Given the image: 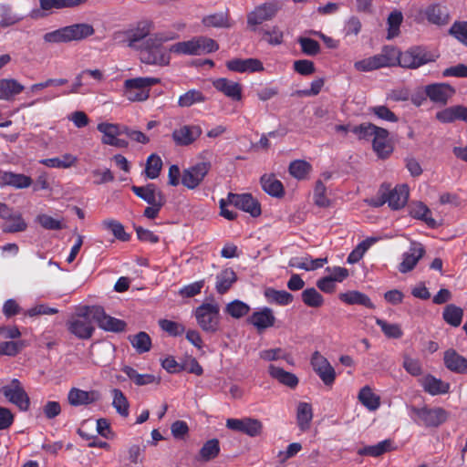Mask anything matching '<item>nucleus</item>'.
Masks as SVG:
<instances>
[{
  "instance_id": "1",
  "label": "nucleus",
  "mask_w": 467,
  "mask_h": 467,
  "mask_svg": "<svg viewBox=\"0 0 467 467\" xmlns=\"http://www.w3.org/2000/svg\"><path fill=\"white\" fill-rule=\"evenodd\" d=\"M172 39V37H165L161 34H155L146 39L139 51L140 59L147 65L164 67L169 65L171 61L170 48L166 49L162 43Z\"/></svg>"
},
{
  "instance_id": "2",
  "label": "nucleus",
  "mask_w": 467,
  "mask_h": 467,
  "mask_svg": "<svg viewBox=\"0 0 467 467\" xmlns=\"http://www.w3.org/2000/svg\"><path fill=\"white\" fill-rule=\"evenodd\" d=\"M153 29V21L143 18L130 25L129 28L116 32L114 38H122L120 41L125 43L127 47L138 50L146 39L154 36V35H151Z\"/></svg>"
},
{
  "instance_id": "3",
  "label": "nucleus",
  "mask_w": 467,
  "mask_h": 467,
  "mask_svg": "<svg viewBox=\"0 0 467 467\" xmlns=\"http://www.w3.org/2000/svg\"><path fill=\"white\" fill-rule=\"evenodd\" d=\"M352 131L359 138L373 136L372 146L377 155L381 159L388 158L393 150L389 141V131L374 124H361L352 129Z\"/></svg>"
},
{
  "instance_id": "4",
  "label": "nucleus",
  "mask_w": 467,
  "mask_h": 467,
  "mask_svg": "<svg viewBox=\"0 0 467 467\" xmlns=\"http://www.w3.org/2000/svg\"><path fill=\"white\" fill-rule=\"evenodd\" d=\"M94 33L95 29L92 25L88 23H77L46 33L44 35V40L47 43L80 41L94 35Z\"/></svg>"
},
{
  "instance_id": "5",
  "label": "nucleus",
  "mask_w": 467,
  "mask_h": 467,
  "mask_svg": "<svg viewBox=\"0 0 467 467\" xmlns=\"http://www.w3.org/2000/svg\"><path fill=\"white\" fill-rule=\"evenodd\" d=\"M410 417L419 426L424 428H438L445 423L449 418V412L441 407H411Z\"/></svg>"
},
{
  "instance_id": "6",
  "label": "nucleus",
  "mask_w": 467,
  "mask_h": 467,
  "mask_svg": "<svg viewBox=\"0 0 467 467\" xmlns=\"http://www.w3.org/2000/svg\"><path fill=\"white\" fill-rule=\"evenodd\" d=\"M439 54L431 51L425 47L415 46L408 48L404 52L398 50L397 64L402 67L418 68L425 64L435 61Z\"/></svg>"
},
{
  "instance_id": "7",
  "label": "nucleus",
  "mask_w": 467,
  "mask_h": 467,
  "mask_svg": "<svg viewBox=\"0 0 467 467\" xmlns=\"http://www.w3.org/2000/svg\"><path fill=\"white\" fill-rule=\"evenodd\" d=\"M218 48L219 46L213 39L198 36L171 45L170 52L177 55L199 56L216 51Z\"/></svg>"
},
{
  "instance_id": "8",
  "label": "nucleus",
  "mask_w": 467,
  "mask_h": 467,
  "mask_svg": "<svg viewBox=\"0 0 467 467\" xmlns=\"http://www.w3.org/2000/svg\"><path fill=\"white\" fill-rule=\"evenodd\" d=\"M398 49L392 47H386L375 56L356 61L354 67L359 72H369L381 67L397 65Z\"/></svg>"
},
{
  "instance_id": "9",
  "label": "nucleus",
  "mask_w": 467,
  "mask_h": 467,
  "mask_svg": "<svg viewBox=\"0 0 467 467\" xmlns=\"http://www.w3.org/2000/svg\"><path fill=\"white\" fill-rule=\"evenodd\" d=\"M200 327L208 333H215L220 326V306L215 302L203 303L194 312Z\"/></svg>"
},
{
  "instance_id": "10",
  "label": "nucleus",
  "mask_w": 467,
  "mask_h": 467,
  "mask_svg": "<svg viewBox=\"0 0 467 467\" xmlns=\"http://www.w3.org/2000/svg\"><path fill=\"white\" fill-rule=\"evenodd\" d=\"M158 78H136L124 82L125 96L130 101H144L150 96V88L160 83Z\"/></svg>"
},
{
  "instance_id": "11",
  "label": "nucleus",
  "mask_w": 467,
  "mask_h": 467,
  "mask_svg": "<svg viewBox=\"0 0 467 467\" xmlns=\"http://www.w3.org/2000/svg\"><path fill=\"white\" fill-rule=\"evenodd\" d=\"M90 306L83 307L78 313L74 315L67 322V328L70 333L81 339H88L94 333L92 317L88 312Z\"/></svg>"
},
{
  "instance_id": "12",
  "label": "nucleus",
  "mask_w": 467,
  "mask_h": 467,
  "mask_svg": "<svg viewBox=\"0 0 467 467\" xmlns=\"http://www.w3.org/2000/svg\"><path fill=\"white\" fill-rule=\"evenodd\" d=\"M125 127L126 125L106 121L99 123L97 130L102 134V144L116 148H127L129 146L128 140L119 138V136L124 134Z\"/></svg>"
},
{
  "instance_id": "13",
  "label": "nucleus",
  "mask_w": 467,
  "mask_h": 467,
  "mask_svg": "<svg viewBox=\"0 0 467 467\" xmlns=\"http://www.w3.org/2000/svg\"><path fill=\"white\" fill-rule=\"evenodd\" d=\"M88 312L99 328L105 331L119 333L126 329L127 324L124 320L107 315L102 306H91Z\"/></svg>"
},
{
  "instance_id": "14",
  "label": "nucleus",
  "mask_w": 467,
  "mask_h": 467,
  "mask_svg": "<svg viewBox=\"0 0 467 467\" xmlns=\"http://www.w3.org/2000/svg\"><path fill=\"white\" fill-rule=\"evenodd\" d=\"M310 364L313 370L326 386L333 385L337 374L335 368L331 366L327 358L320 352L315 351L311 356Z\"/></svg>"
},
{
  "instance_id": "15",
  "label": "nucleus",
  "mask_w": 467,
  "mask_h": 467,
  "mask_svg": "<svg viewBox=\"0 0 467 467\" xmlns=\"http://www.w3.org/2000/svg\"><path fill=\"white\" fill-rule=\"evenodd\" d=\"M211 170L208 161L198 162L185 169L182 175V183L190 190L197 188Z\"/></svg>"
},
{
  "instance_id": "16",
  "label": "nucleus",
  "mask_w": 467,
  "mask_h": 467,
  "mask_svg": "<svg viewBox=\"0 0 467 467\" xmlns=\"http://www.w3.org/2000/svg\"><path fill=\"white\" fill-rule=\"evenodd\" d=\"M226 427L232 431L244 433L250 437L261 435L263 431V423L254 418L244 417L242 419H228Z\"/></svg>"
},
{
  "instance_id": "17",
  "label": "nucleus",
  "mask_w": 467,
  "mask_h": 467,
  "mask_svg": "<svg viewBox=\"0 0 467 467\" xmlns=\"http://www.w3.org/2000/svg\"><path fill=\"white\" fill-rule=\"evenodd\" d=\"M3 395L21 410L29 407V398L18 379H14L9 385L1 389Z\"/></svg>"
},
{
  "instance_id": "18",
  "label": "nucleus",
  "mask_w": 467,
  "mask_h": 467,
  "mask_svg": "<svg viewBox=\"0 0 467 467\" xmlns=\"http://www.w3.org/2000/svg\"><path fill=\"white\" fill-rule=\"evenodd\" d=\"M227 201L230 204L236 208L250 213L253 217H256L261 213L259 202L250 193H229Z\"/></svg>"
},
{
  "instance_id": "19",
  "label": "nucleus",
  "mask_w": 467,
  "mask_h": 467,
  "mask_svg": "<svg viewBox=\"0 0 467 467\" xmlns=\"http://www.w3.org/2000/svg\"><path fill=\"white\" fill-rule=\"evenodd\" d=\"M275 317L269 307H261L254 311L247 322L256 328L258 332H262L275 326Z\"/></svg>"
},
{
  "instance_id": "20",
  "label": "nucleus",
  "mask_w": 467,
  "mask_h": 467,
  "mask_svg": "<svg viewBox=\"0 0 467 467\" xmlns=\"http://www.w3.org/2000/svg\"><path fill=\"white\" fill-rule=\"evenodd\" d=\"M202 130L199 125H183L172 131L171 137L178 146H188L193 143L201 135Z\"/></svg>"
},
{
  "instance_id": "21",
  "label": "nucleus",
  "mask_w": 467,
  "mask_h": 467,
  "mask_svg": "<svg viewBox=\"0 0 467 467\" xmlns=\"http://www.w3.org/2000/svg\"><path fill=\"white\" fill-rule=\"evenodd\" d=\"M101 399L99 391L83 390L78 388H72L67 393V401L71 406L78 407L95 403Z\"/></svg>"
},
{
  "instance_id": "22",
  "label": "nucleus",
  "mask_w": 467,
  "mask_h": 467,
  "mask_svg": "<svg viewBox=\"0 0 467 467\" xmlns=\"http://www.w3.org/2000/svg\"><path fill=\"white\" fill-rule=\"evenodd\" d=\"M424 254L423 245L420 243L412 242L409 251L402 254V261L399 265V271L403 274L411 271Z\"/></svg>"
},
{
  "instance_id": "23",
  "label": "nucleus",
  "mask_w": 467,
  "mask_h": 467,
  "mask_svg": "<svg viewBox=\"0 0 467 467\" xmlns=\"http://www.w3.org/2000/svg\"><path fill=\"white\" fill-rule=\"evenodd\" d=\"M425 93L432 102L445 105L454 95L455 89L446 83H435L426 86Z\"/></svg>"
},
{
  "instance_id": "24",
  "label": "nucleus",
  "mask_w": 467,
  "mask_h": 467,
  "mask_svg": "<svg viewBox=\"0 0 467 467\" xmlns=\"http://www.w3.org/2000/svg\"><path fill=\"white\" fill-rule=\"evenodd\" d=\"M131 190L135 195L150 205L165 203L162 192L153 183H149L146 186H132Z\"/></svg>"
},
{
  "instance_id": "25",
  "label": "nucleus",
  "mask_w": 467,
  "mask_h": 467,
  "mask_svg": "<svg viewBox=\"0 0 467 467\" xmlns=\"http://www.w3.org/2000/svg\"><path fill=\"white\" fill-rule=\"evenodd\" d=\"M213 88L223 93L233 101H240L242 99L243 88L240 83L225 78H219L213 81Z\"/></svg>"
},
{
  "instance_id": "26",
  "label": "nucleus",
  "mask_w": 467,
  "mask_h": 467,
  "mask_svg": "<svg viewBox=\"0 0 467 467\" xmlns=\"http://www.w3.org/2000/svg\"><path fill=\"white\" fill-rule=\"evenodd\" d=\"M277 11L276 4L275 3H265L255 7L247 16V23L249 26H258L263 22L271 19L275 16Z\"/></svg>"
},
{
  "instance_id": "27",
  "label": "nucleus",
  "mask_w": 467,
  "mask_h": 467,
  "mask_svg": "<svg viewBox=\"0 0 467 467\" xmlns=\"http://www.w3.org/2000/svg\"><path fill=\"white\" fill-rule=\"evenodd\" d=\"M226 67L229 70L239 73H253L264 70L263 63L257 58L232 59L227 61Z\"/></svg>"
},
{
  "instance_id": "28",
  "label": "nucleus",
  "mask_w": 467,
  "mask_h": 467,
  "mask_svg": "<svg viewBox=\"0 0 467 467\" xmlns=\"http://www.w3.org/2000/svg\"><path fill=\"white\" fill-rule=\"evenodd\" d=\"M437 120L441 123H451L462 120L467 123V107L454 105L438 111L435 115Z\"/></svg>"
},
{
  "instance_id": "29",
  "label": "nucleus",
  "mask_w": 467,
  "mask_h": 467,
  "mask_svg": "<svg viewBox=\"0 0 467 467\" xmlns=\"http://www.w3.org/2000/svg\"><path fill=\"white\" fill-rule=\"evenodd\" d=\"M31 177L22 173H15L12 171H0V185L11 186L16 189H26L32 185Z\"/></svg>"
},
{
  "instance_id": "30",
  "label": "nucleus",
  "mask_w": 467,
  "mask_h": 467,
  "mask_svg": "<svg viewBox=\"0 0 467 467\" xmlns=\"http://www.w3.org/2000/svg\"><path fill=\"white\" fill-rule=\"evenodd\" d=\"M420 386L424 391L431 396L446 394L450 390V384L435 378L432 375H426L420 379Z\"/></svg>"
},
{
  "instance_id": "31",
  "label": "nucleus",
  "mask_w": 467,
  "mask_h": 467,
  "mask_svg": "<svg viewBox=\"0 0 467 467\" xmlns=\"http://www.w3.org/2000/svg\"><path fill=\"white\" fill-rule=\"evenodd\" d=\"M24 89V85L16 79L2 78L0 79V100H11L22 93Z\"/></svg>"
},
{
  "instance_id": "32",
  "label": "nucleus",
  "mask_w": 467,
  "mask_h": 467,
  "mask_svg": "<svg viewBox=\"0 0 467 467\" xmlns=\"http://www.w3.org/2000/svg\"><path fill=\"white\" fill-rule=\"evenodd\" d=\"M327 263V257L313 259L309 255H306L303 257L291 258L289 261V266L305 271H314L323 267Z\"/></svg>"
},
{
  "instance_id": "33",
  "label": "nucleus",
  "mask_w": 467,
  "mask_h": 467,
  "mask_svg": "<svg viewBox=\"0 0 467 467\" xmlns=\"http://www.w3.org/2000/svg\"><path fill=\"white\" fill-rule=\"evenodd\" d=\"M444 364L451 371L467 373V358L453 349H449L444 353Z\"/></svg>"
},
{
  "instance_id": "34",
  "label": "nucleus",
  "mask_w": 467,
  "mask_h": 467,
  "mask_svg": "<svg viewBox=\"0 0 467 467\" xmlns=\"http://www.w3.org/2000/svg\"><path fill=\"white\" fill-rule=\"evenodd\" d=\"M409 198V189L406 184H401L396 186L393 190H391L386 199L389 207L393 210H398L402 208L408 201Z\"/></svg>"
},
{
  "instance_id": "35",
  "label": "nucleus",
  "mask_w": 467,
  "mask_h": 467,
  "mask_svg": "<svg viewBox=\"0 0 467 467\" xmlns=\"http://www.w3.org/2000/svg\"><path fill=\"white\" fill-rule=\"evenodd\" d=\"M39 162L48 168L69 169L76 165L78 158L71 153H65L61 157L42 159Z\"/></svg>"
},
{
  "instance_id": "36",
  "label": "nucleus",
  "mask_w": 467,
  "mask_h": 467,
  "mask_svg": "<svg viewBox=\"0 0 467 467\" xmlns=\"http://www.w3.org/2000/svg\"><path fill=\"white\" fill-rule=\"evenodd\" d=\"M268 373L272 378L287 387L295 388L298 384V379L295 374L285 371L275 365L268 367Z\"/></svg>"
},
{
  "instance_id": "37",
  "label": "nucleus",
  "mask_w": 467,
  "mask_h": 467,
  "mask_svg": "<svg viewBox=\"0 0 467 467\" xmlns=\"http://www.w3.org/2000/svg\"><path fill=\"white\" fill-rule=\"evenodd\" d=\"M261 185L263 190L271 196L282 197L284 195V186L282 182L273 174H265L261 177Z\"/></svg>"
},
{
  "instance_id": "38",
  "label": "nucleus",
  "mask_w": 467,
  "mask_h": 467,
  "mask_svg": "<svg viewBox=\"0 0 467 467\" xmlns=\"http://www.w3.org/2000/svg\"><path fill=\"white\" fill-rule=\"evenodd\" d=\"M358 399L368 410H377L380 406V398L375 394L369 386H365L359 390Z\"/></svg>"
},
{
  "instance_id": "39",
  "label": "nucleus",
  "mask_w": 467,
  "mask_h": 467,
  "mask_svg": "<svg viewBox=\"0 0 467 467\" xmlns=\"http://www.w3.org/2000/svg\"><path fill=\"white\" fill-rule=\"evenodd\" d=\"M339 299L348 305H360L370 309L374 308V304L371 302L369 297L358 291L341 293L339 295Z\"/></svg>"
},
{
  "instance_id": "40",
  "label": "nucleus",
  "mask_w": 467,
  "mask_h": 467,
  "mask_svg": "<svg viewBox=\"0 0 467 467\" xmlns=\"http://www.w3.org/2000/svg\"><path fill=\"white\" fill-rule=\"evenodd\" d=\"M393 449V441L391 440H384L375 445L360 448L358 451V454L361 456L368 455L372 457H379L385 452L392 451Z\"/></svg>"
},
{
  "instance_id": "41",
  "label": "nucleus",
  "mask_w": 467,
  "mask_h": 467,
  "mask_svg": "<svg viewBox=\"0 0 467 467\" xmlns=\"http://www.w3.org/2000/svg\"><path fill=\"white\" fill-rule=\"evenodd\" d=\"M410 213L412 217L424 221L429 226L436 225L435 220L431 217V210L421 202H415L410 205Z\"/></svg>"
},
{
  "instance_id": "42",
  "label": "nucleus",
  "mask_w": 467,
  "mask_h": 467,
  "mask_svg": "<svg viewBox=\"0 0 467 467\" xmlns=\"http://www.w3.org/2000/svg\"><path fill=\"white\" fill-rule=\"evenodd\" d=\"M264 295L268 303L279 306H287L293 301V296L285 290L266 288Z\"/></svg>"
},
{
  "instance_id": "43",
  "label": "nucleus",
  "mask_w": 467,
  "mask_h": 467,
  "mask_svg": "<svg viewBox=\"0 0 467 467\" xmlns=\"http://www.w3.org/2000/svg\"><path fill=\"white\" fill-rule=\"evenodd\" d=\"M112 394V406L116 411L124 418L130 414V403L124 393L119 389H113Z\"/></svg>"
},
{
  "instance_id": "44",
  "label": "nucleus",
  "mask_w": 467,
  "mask_h": 467,
  "mask_svg": "<svg viewBox=\"0 0 467 467\" xmlns=\"http://www.w3.org/2000/svg\"><path fill=\"white\" fill-rule=\"evenodd\" d=\"M236 281V275L233 269L223 270L216 276V290L220 294L227 292L232 285Z\"/></svg>"
},
{
  "instance_id": "45",
  "label": "nucleus",
  "mask_w": 467,
  "mask_h": 467,
  "mask_svg": "<svg viewBox=\"0 0 467 467\" xmlns=\"http://www.w3.org/2000/svg\"><path fill=\"white\" fill-rule=\"evenodd\" d=\"M220 452V444L217 439L207 441L201 448L198 460L202 462H209L218 456Z\"/></svg>"
},
{
  "instance_id": "46",
  "label": "nucleus",
  "mask_w": 467,
  "mask_h": 467,
  "mask_svg": "<svg viewBox=\"0 0 467 467\" xmlns=\"http://www.w3.org/2000/svg\"><path fill=\"white\" fill-rule=\"evenodd\" d=\"M203 26L207 27H231L228 13L220 12L205 16L202 20Z\"/></svg>"
},
{
  "instance_id": "47",
  "label": "nucleus",
  "mask_w": 467,
  "mask_h": 467,
  "mask_svg": "<svg viewBox=\"0 0 467 467\" xmlns=\"http://www.w3.org/2000/svg\"><path fill=\"white\" fill-rule=\"evenodd\" d=\"M442 317L447 324L457 327L462 323L463 310L453 304L448 305L443 310Z\"/></svg>"
},
{
  "instance_id": "48",
  "label": "nucleus",
  "mask_w": 467,
  "mask_h": 467,
  "mask_svg": "<svg viewBox=\"0 0 467 467\" xmlns=\"http://www.w3.org/2000/svg\"><path fill=\"white\" fill-rule=\"evenodd\" d=\"M129 340L139 354L146 353L151 348V339L146 332H139L134 336H130Z\"/></svg>"
},
{
  "instance_id": "49",
  "label": "nucleus",
  "mask_w": 467,
  "mask_h": 467,
  "mask_svg": "<svg viewBox=\"0 0 467 467\" xmlns=\"http://www.w3.org/2000/svg\"><path fill=\"white\" fill-rule=\"evenodd\" d=\"M122 371L138 386L151 384L156 381V378L151 374H140L131 367L126 366Z\"/></svg>"
},
{
  "instance_id": "50",
  "label": "nucleus",
  "mask_w": 467,
  "mask_h": 467,
  "mask_svg": "<svg viewBox=\"0 0 467 467\" xmlns=\"http://www.w3.org/2000/svg\"><path fill=\"white\" fill-rule=\"evenodd\" d=\"M378 241V238H368L358 244L356 248L348 254L347 262L348 264L358 263L365 254L367 250Z\"/></svg>"
},
{
  "instance_id": "51",
  "label": "nucleus",
  "mask_w": 467,
  "mask_h": 467,
  "mask_svg": "<svg viewBox=\"0 0 467 467\" xmlns=\"http://www.w3.org/2000/svg\"><path fill=\"white\" fill-rule=\"evenodd\" d=\"M297 422L302 431H306L309 427V423L313 418L312 407L309 403L301 402L297 407Z\"/></svg>"
},
{
  "instance_id": "52",
  "label": "nucleus",
  "mask_w": 467,
  "mask_h": 467,
  "mask_svg": "<svg viewBox=\"0 0 467 467\" xmlns=\"http://www.w3.org/2000/svg\"><path fill=\"white\" fill-rule=\"evenodd\" d=\"M311 170V164L303 160H296L289 165L290 174L297 180L306 179Z\"/></svg>"
},
{
  "instance_id": "53",
  "label": "nucleus",
  "mask_w": 467,
  "mask_h": 467,
  "mask_svg": "<svg viewBox=\"0 0 467 467\" xmlns=\"http://www.w3.org/2000/svg\"><path fill=\"white\" fill-rule=\"evenodd\" d=\"M403 21V15L399 10L392 11L388 16V39L396 37L400 34V26Z\"/></svg>"
},
{
  "instance_id": "54",
  "label": "nucleus",
  "mask_w": 467,
  "mask_h": 467,
  "mask_svg": "<svg viewBox=\"0 0 467 467\" xmlns=\"http://www.w3.org/2000/svg\"><path fill=\"white\" fill-rule=\"evenodd\" d=\"M205 100L203 94L196 89H191L179 97L178 105L182 108H188Z\"/></svg>"
},
{
  "instance_id": "55",
  "label": "nucleus",
  "mask_w": 467,
  "mask_h": 467,
  "mask_svg": "<svg viewBox=\"0 0 467 467\" xmlns=\"http://www.w3.org/2000/svg\"><path fill=\"white\" fill-rule=\"evenodd\" d=\"M162 168V161L157 154H150L146 161L145 173L149 179H156L159 177Z\"/></svg>"
},
{
  "instance_id": "56",
  "label": "nucleus",
  "mask_w": 467,
  "mask_h": 467,
  "mask_svg": "<svg viewBox=\"0 0 467 467\" xmlns=\"http://www.w3.org/2000/svg\"><path fill=\"white\" fill-rule=\"evenodd\" d=\"M249 311L250 306L246 303L237 299L228 303L225 306V312L234 318H241L246 316Z\"/></svg>"
},
{
  "instance_id": "57",
  "label": "nucleus",
  "mask_w": 467,
  "mask_h": 467,
  "mask_svg": "<svg viewBox=\"0 0 467 467\" xmlns=\"http://www.w3.org/2000/svg\"><path fill=\"white\" fill-rule=\"evenodd\" d=\"M376 324L389 338H400L403 336L402 329L399 324L389 323L380 318L376 319Z\"/></svg>"
},
{
  "instance_id": "58",
  "label": "nucleus",
  "mask_w": 467,
  "mask_h": 467,
  "mask_svg": "<svg viewBox=\"0 0 467 467\" xmlns=\"http://www.w3.org/2000/svg\"><path fill=\"white\" fill-rule=\"evenodd\" d=\"M259 357L265 361H275L285 359L289 364H293L290 356L281 348L264 349L259 352Z\"/></svg>"
},
{
  "instance_id": "59",
  "label": "nucleus",
  "mask_w": 467,
  "mask_h": 467,
  "mask_svg": "<svg viewBox=\"0 0 467 467\" xmlns=\"http://www.w3.org/2000/svg\"><path fill=\"white\" fill-rule=\"evenodd\" d=\"M102 226L106 230H109L113 235L120 241H128L130 235L125 232L123 225L113 219H107L102 222Z\"/></svg>"
},
{
  "instance_id": "60",
  "label": "nucleus",
  "mask_w": 467,
  "mask_h": 467,
  "mask_svg": "<svg viewBox=\"0 0 467 467\" xmlns=\"http://www.w3.org/2000/svg\"><path fill=\"white\" fill-rule=\"evenodd\" d=\"M302 300L310 307H319L324 304L323 296L315 288H307L302 292Z\"/></svg>"
},
{
  "instance_id": "61",
  "label": "nucleus",
  "mask_w": 467,
  "mask_h": 467,
  "mask_svg": "<svg viewBox=\"0 0 467 467\" xmlns=\"http://www.w3.org/2000/svg\"><path fill=\"white\" fill-rule=\"evenodd\" d=\"M0 26L7 27L11 26L20 21V17L12 12L10 6L1 5L0 6Z\"/></svg>"
},
{
  "instance_id": "62",
  "label": "nucleus",
  "mask_w": 467,
  "mask_h": 467,
  "mask_svg": "<svg viewBox=\"0 0 467 467\" xmlns=\"http://www.w3.org/2000/svg\"><path fill=\"white\" fill-rule=\"evenodd\" d=\"M27 228V223L23 219L20 213H15L4 228L6 233H18L23 232Z\"/></svg>"
},
{
  "instance_id": "63",
  "label": "nucleus",
  "mask_w": 467,
  "mask_h": 467,
  "mask_svg": "<svg viewBox=\"0 0 467 467\" xmlns=\"http://www.w3.org/2000/svg\"><path fill=\"white\" fill-rule=\"evenodd\" d=\"M159 325L163 331L173 337L180 336L185 331L183 325L168 319H161Z\"/></svg>"
},
{
  "instance_id": "64",
  "label": "nucleus",
  "mask_w": 467,
  "mask_h": 467,
  "mask_svg": "<svg viewBox=\"0 0 467 467\" xmlns=\"http://www.w3.org/2000/svg\"><path fill=\"white\" fill-rule=\"evenodd\" d=\"M36 222L47 230H61L64 224L60 220L55 219L47 214H39Z\"/></svg>"
}]
</instances>
